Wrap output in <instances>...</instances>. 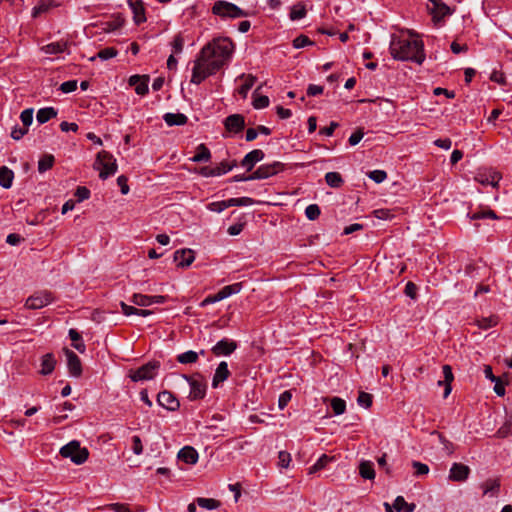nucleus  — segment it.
I'll return each instance as SVG.
<instances>
[{
  "label": "nucleus",
  "instance_id": "obj_46",
  "mask_svg": "<svg viewBox=\"0 0 512 512\" xmlns=\"http://www.w3.org/2000/svg\"><path fill=\"white\" fill-rule=\"evenodd\" d=\"M236 165H237V162L235 160L232 162L222 161L219 165L214 167L217 172L216 175L217 176L224 175L227 172L231 171Z\"/></svg>",
  "mask_w": 512,
  "mask_h": 512
},
{
  "label": "nucleus",
  "instance_id": "obj_61",
  "mask_svg": "<svg viewBox=\"0 0 512 512\" xmlns=\"http://www.w3.org/2000/svg\"><path fill=\"white\" fill-rule=\"evenodd\" d=\"M76 88H77V81L76 80H69V81L63 82L60 85V90L63 93H71V92L75 91Z\"/></svg>",
  "mask_w": 512,
  "mask_h": 512
},
{
  "label": "nucleus",
  "instance_id": "obj_1",
  "mask_svg": "<svg viewBox=\"0 0 512 512\" xmlns=\"http://www.w3.org/2000/svg\"><path fill=\"white\" fill-rule=\"evenodd\" d=\"M233 50V42L226 37L215 38L207 43L194 60L191 83L198 85L215 74L229 61Z\"/></svg>",
  "mask_w": 512,
  "mask_h": 512
},
{
  "label": "nucleus",
  "instance_id": "obj_31",
  "mask_svg": "<svg viewBox=\"0 0 512 512\" xmlns=\"http://www.w3.org/2000/svg\"><path fill=\"white\" fill-rule=\"evenodd\" d=\"M67 49V43L64 41L47 44L41 48L45 54L56 55Z\"/></svg>",
  "mask_w": 512,
  "mask_h": 512
},
{
  "label": "nucleus",
  "instance_id": "obj_55",
  "mask_svg": "<svg viewBox=\"0 0 512 512\" xmlns=\"http://www.w3.org/2000/svg\"><path fill=\"white\" fill-rule=\"evenodd\" d=\"M497 324V319L495 317L482 318L477 321V325L481 329H488Z\"/></svg>",
  "mask_w": 512,
  "mask_h": 512
},
{
  "label": "nucleus",
  "instance_id": "obj_43",
  "mask_svg": "<svg viewBox=\"0 0 512 512\" xmlns=\"http://www.w3.org/2000/svg\"><path fill=\"white\" fill-rule=\"evenodd\" d=\"M333 460V457H329L326 454H323L316 463L309 468V474L316 473L317 471L326 467V465Z\"/></svg>",
  "mask_w": 512,
  "mask_h": 512
},
{
  "label": "nucleus",
  "instance_id": "obj_29",
  "mask_svg": "<svg viewBox=\"0 0 512 512\" xmlns=\"http://www.w3.org/2000/svg\"><path fill=\"white\" fill-rule=\"evenodd\" d=\"M57 116V110L53 107H45L38 110L36 120L39 124H44Z\"/></svg>",
  "mask_w": 512,
  "mask_h": 512
},
{
  "label": "nucleus",
  "instance_id": "obj_13",
  "mask_svg": "<svg viewBox=\"0 0 512 512\" xmlns=\"http://www.w3.org/2000/svg\"><path fill=\"white\" fill-rule=\"evenodd\" d=\"M430 5H428V9L433 16L434 21H440L446 15L451 13L449 6L445 3H442L441 0H430Z\"/></svg>",
  "mask_w": 512,
  "mask_h": 512
},
{
  "label": "nucleus",
  "instance_id": "obj_19",
  "mask_svg": "<svg viewBox=\"0 0 512 512\" xmlns=\"http://www.w3.org/2000/svg\"><path fill=\"white\" fill-rule=\"evenodd\" d=\"M225 128L234 133H238L243 130L245 126L244 117L240 114H233L225 119Z\"/></svg>",
  "mask_w": 512,
  "mask_h": 512
},
{
  "label": "nucleus",
  "instance_id": "obj_64",
  "mask_svg": "<svg viewBox=\"0 0 512 512\" xmlns=\"http://www.w3.org/2000/svg\"><path fill=\"white\" fill-rule=\"evenodd\" d=\"M108 509L114 511V512H131L129 509V506L127 504L123 503H112L109 504Z\"/></svg>",
  "mask_w": 512,
  "mask_h": 512
},
{
  "label": "nucleus",
  "instance_id": "obj_8",
  "mask_svg": "<svg viewBox=\"0 0 512 512\" xmlns=\"http://www.w3.org/2000/svg\"><path fill=\"white\" fill-rule=\"evenodd\" d=\"M54 300L52 294L48 291L37 292L27 298L25 306L28 309H41Z\"/></svg>",
  "mask_w": 512,
  "mask_h": 512
},
{
  "label": "nucleus",
  "instance_id": "obj_50",
  "mask_svg": "<svg viewBox=\"0 0 512 512\" xmlns=\"http://www.w3.org/2000/svg\"><path fill=\"white\" fill-rule=\"evenodd\" d=\"M357 402L364 408H369L372 405V395L366 392H360L357 398Z\"/></svg>",
  "mask_w": 512,
  "mask_h": 512
},
{
  "label": "nucleus",
  "instance_id": "obj_37",
  "mask_svg": "<svg viewBox=\"0 0 512 512\" xmlns=\"http://www.w3.org/2000/svg\"><path fill=\"white\" fill-rule=\"evenodd\" d=\"M196 503L199 507L206 509V510H215L219 508L220 502L213 498H202L198 497L196 499Z\"/></svg>",
  "mask_w": 512,
  "mask_h": 512
},
{
  "label": "nucleus",
  "instance_id": "obj_44",
  "mask_svg": "<svg viewBox=\"0 0 512 512\" xmlns=\"http://www.w3.org/2000/svg\"><path fill=\"white\" fill-rule=\"evenodd\" d=\"M331 407L335 415H341L345 412L346 403L339 397H333L331 399Z\"/></svg>",
  "mask_w": 512,
  "mask_h": 512
},
{
  "label": "nucleus",
  "instance_id": "obj_18",
  "mask_svg": "<svg viewBox=\"0 0 512 512\" xmlns=\"http://www.w3.org/2000/svg\"><path fill=\"white\" fill-rule=\"evenodd\" d=\"M263 158L264 152L260 149H255L245 155L241 161V165L246 168L247 171H251L255 164L260 162Z\"/></svg>",
  "mask_w": 512,
  "mask_h": 512
},
{
  "label": "nucleus",
  "instance_id": "obj_39",
  "mask_svg": "<svg viewBox=\"0 0 512 512\" xmlns=\"http://www.w3.org/2000/svg\"><path fill=\"white\" fill-rule=\"evenodd\" d=\"M326 183L333 188H338L343 184V179L338 172H328L325 175Z\"/></svg>",
  "mask_w": 512,
  "mask_h": 512
},
{
  "label": "nucleus",
  "instance_id": "obj_35",
  "mask_svg": "<svg viewBox=\"0 0 512 512\" xmlns=\"http://www.w3.org/2000/svg\"><path fill=\"white\" fill-rule=\"evenodd\" d=\"M241 78H243L245 81H244V84L241 85V87L239 88L238 93L243 98H246L249 90L252 88V86L254 85V83L256 81V77L251 74H248V75L242 74Z\"/></svg>",
  "mask_w": 512,
  "mask_h": 512
},
{
  "label": "nucleus",
  "instance_id": "obj_15",
  "mask_svg": "<svg viewBox=\"0 0 512 512\" xmlns=\"http://www.w3.org/2000/svg\"><path fill=\"white\" fill-rule=\"evenodd\" d=\"M195 260V253L191 249H180L174 253V261L182 268L189 267Z\"/></svg>",
  "mask_w": 512,
  "mask_h": 512
},
{
  "label": "nucleus",
  "instance_id": "obj_24",
  "mask_svg": "<svg viewBox=\"0 0 512 512\" xmlns=\"http://www.w3.org/2000/svg\"><path fill=\"white\" fill-rule=\"evenodd\" d=\"M230 375V371L228 369V364L225 361H222L219 363L218 367L215 370L213 380H212V386L214 388L218 387V385L225 380L228 379Z\"/></svg>",
  "mask_w": 512,
  "mask_h": 512
},
{
  "label": "nucleus",
  "instance_id": "obj_34",
  "mask_svg": "<svg viewBox=\"0 0 512 512\" xmlns=\"http://www.w3.org/2000/svg\"><path fill=\"white\" fill-rule=\"evenodd\" d=\"M393 507L398 512H413L416 508V505L413 503L409 504L402 496H398L394 500Z\"/></svg>",
  "mask_w": 512,
  "mask_h": 512
},
{
  "label": "nucleus",
  "instance_id": "obj_4",
  "mask_svg": "<svg viewBox=\"0 0 512 512\" xmlns=\"http://www.w3.org/2000/svg\"><path fill=\"white\" fill-rule=\"evenodd\" d=\"M94 167L99 170V177L104 180L116 173V159L112 154L103 150L97 154Z\"/></svg>",
  "mask_w": 512,
  "mask_h": 512
},
{
  "label": "nucleus",
  "instance_id": "obj_53",
  "mask_svg": "<svg viewBox=\"0 0 512 512\" xmlns=\"http://www.w3.org/2000/svg\"><path fill=\"white\" fill-rule=\"evenodd\" d=\"M312 44L313 42L306 35H300L293 40V46L296 49L303 48Z\"/></svg>",
  "mask_w": 512,
  "mask_h": 512
},
{
  "label": "nucleus",
  "instance_id": "obj_51",
  "mask_svg": "<svg viewBox=\"0 0 512 512\" xmlns=\"http://www.w3.org/2000/svg\"><path fill=\"white\" fill-rule=\"evenodd\" d=\"M20 119L25 128H28L33 122V109L28 108L21 112Z\"/></svg>",
  "mask_w": 512,
  "mask_h": 512
},
{
  "label": "nucleus",
  "instance_id": "obj_3",
  "mask_svg": "<svg viewBox=\"0 0 512 512\" xmlns=\"http://www.w3.org/2000/svg\"><path fill=\"white\" fill-rule=\"evenodd\" d=\"M60 455L69 458L76 465H81L87 461L89 451L86 447H81L79 441L73 440L61 447Z\"/></svg>",
  "mask_w": 512,
  "mask_h": 512
},
{
  "label": "nucleus",
  "instance_id": "obj_54",
  "mask_svg": "<svg viewBox=\"0 0 512 512\" xmlns=\"http://www.w3.org/2000/svg\"><path fill=\"white\" fill-rule=\"evenodd\" d=\"M368 177L376 183H382L387 178V173L384 170H373Z\"/></svg>",
  "mask_w": 512,
  "mask_h": 512
},
{
  "label": "nucleus",
  "instance_id": "obj_14",
  "mask_svg": "<svg viewBox=\"0 0 512 512\" xmlns=\"http://www.w3.org/2000/svg\"><path fill=\"white\" fill-rule=\"evenodd\" d=\"M237 348L236 342L228 339H222L212 347V352L215 356L232 354Z\"/></svg>",
  "mask_w": 512,
  "mask_h": 512
},
{
  "label": "nucleus",
  "instance_id": "obj_49",
  "mask_svg": "<svg viewBox=\"0 0 512 512\" xmlns=\"http://www.w3.org/2000/svg\"><path fill=\"white\" fill-rule=\"evenodd\" d=\"M321 211L317 204H310L305 209V215L309 220H316Z\"/></svg>",
  "mask_w": 512,
  "mask_h": 512
},
{
  "label": "nucleus",
  "instance_id": "obj_47",
  "mask_svg": "<svg viewBox=\"0 0 512 512\" xmlns=\"http://www.w3.org/2000/svg\"><path fill=\"white\" fill-rule=\"evenodd\" d=\"M131 302L134 305H137V306H140V307H146V306H150L151 305L150 304V296L139 294V293H135L131 297Z\"/></svg>",
  "mask_w": 512,
  "mask_h": 512
},
{
  "label": "nucleus",
  "instance_id": "obj_6",
  "mask_svg": "<svg viewBox=\"0 0 512 512\" xmlns=\"http://www.w3.org/2000/svg\"><path fill=\"white\" fill-rule=\"evenodd\" d=\"M159 368L158 361H150L135 370H130L128 376L133 382L152 380L157 375Z\"/></svg>",
  "mask_w": 512,
  "mask_h": 512
},
{
  "label": "nucleus",
  "instance_id": "obj_48",
  "mask_svg": "<svg viewBox=\"0 0 512 512\" xmlns=\"http://www.w3.org/2000/svg\"><path fill=\"white\" fill-rule=\"evenodd\" d=\"M432 435H437L438 439H439V442L443 445V449L444 451L447 453V454H452L453 451H454V445L452 442H450L449 440H447L443 434L437 432V431H434L432 433Z\"/></svg>",
  "mask_w": 512,
  "mask_h": 512
},
{
  "label": "nucleus",
  "instance_id": "obj_20",
  "mask_svg": "<svg viewBox=\"0 0 512 512\" xmlns=\"http://www.w3.org/2000/svg\"><path fill=\"white\" fill-rule=\"evenodd\" d=\"M58 6L59 4L55 0H39L32 9V17L37 18Z\"/></svg>",
  "mask_w": 512,
  "mask_h": 512
},
{
  "label": "nucleus",
  "instance_id": "obj_38",
  "mask_svg": "<svg viewBox=\"0 0 512 512\" xmlns=\"http://www.w3.org/2000/svg\"><path fill=\"white\" fill-rule=\"evenodd\" d=\"M199 354L195 351L189 350L177 356V361L181 364H192L197 362Z\"/></svg>",
  "mask_w": 512,
  "mask_h": 512
},
{
  "label": "nucleus",
  "instance_id": "obj_27",
  "mask_svg": "<svg viewBox=\"0 0 512 512\" xmlns=\"http://www.w3.org/2000/svg\"><path fill=\"white\" fill-rule=\"evenodd\" d=\"M163 119L168 126H180L186 124L188 121L187 116L182 113H166Z\"/></svg>",
  "mask_w": 512,
  "mask_h": 512
},
{
  "label": "nucleus",
  "instance_id": "obj_7",
  "mask_svg": "<svg viewBox=\"0 0 512 512\" xmlns=\"http://www.w3.org/2000/svg\"><path fill=\"white\" fill-rule=\"evenodd\" d=\"M183 378L190 385V393L188 398L192 401L203 399L206 395L207 384L200 374L196 373L192 376L183 375Z\"/></svg>",
  "mask_w": 512,
  "mask_h": 512
},
{
  "label": "nucleus",
  "instance_id": "obj_16",
  "mask_svg": "<svg viewBox=\"0 0 512 512\" xmlns=\"http://www.w3.org/2000/svg\"><path fill=\"white\" fill-rule=\"evenodd\" d=\"M148 75H133L129 78V85L135 88L138 95H145L148 92Z\"/></svg>",
  "mask_w": 512,
  "mask_h": 512
},
{
  "label": "nucleus",
  "instance_id": "obj_22",
  "mask_svg": "<svg viewBox=\"0 0 512 512\" xmlns=\"http://www.w3.org/2000/svg\"><path fill=\"white\" fill-rule=\"evenodd\" d=\"M500 479L490 478L481 484L483 495H489L490 497H497L500 492Z\"/></svg>",
  "mask_w": 512,
  "mask_h": 512
},
{
  "label": "nucleus",
  "instance_id": "obj_10",
  "mask_svg": "<svg viewBox=\"0 0 512 512\" xmlns=\"http://www.w3.org/2000/svg\"><path fill=\"white\" fill-rule=\"evenodd\" d=\"M157 402L163 408L169 411H176L180 407L178 399L167 390L161 391L157 396Z\"/></svg>",
  "mask_w": 512,
  "mask_h": 512
},
{
  "label": "nucleus",
  "instance_id": "obj_17",
  "mask_svg": "<svg viewBox=\"0 0 512 512\" xmlns=\"http://www.w3.org/2000/svg\"><path fill=\"white\" fill-rule=\"evenodd\" d=\"M475 180L483 186L491 185L492 187H497L501 180V174L496 171L479 173L475 177Z\"/></svg>",
  "mask_w": 512,
  "mask_h": 512
},
{
  "label": "nucleus",
  "instance_id": "obj_36",
  "mask_svg": "<svg viewBox=\"0 0 512 512\" xmlns=\"http://www.w3.org/2000/svg\"><path fill=\"white\" fill-rule=\"evenodd\" d=\"M211 157L209 149L204 145L200 144L197 147L195 155L191 158L193 162H207Z\"/></svg>",
  "mask_w": 512,
  "mask_h": 512
},
{
  "label": "nucleus",
  "instance_id": "obj_32",
  "mask_svg": "<svg viewBox=\"0 0 512 512\" xmlns=\"http://www.w3.org/2000/svg\"><path fill=\"white\" fill-rule=\"evenodd\" d=\"M242 289L241 283H234L231 285H227L223 287L220 291H218V296L221 300L230 297L231 295L238 294Z\"/></svg>",
  "mask_w": 512,
  "mask_h": 512
},
{
  "label": "nucleus",
  "instance_id": "obj_57",
  "mask_svg": "<svg viewBox=\"0 0 512 512\" xmlns=\"http://www.w3.org/2000/svg\"><path fill=\"white\" fill-rule=\"evenodd\" d=\"M292 398V394L290 391H284L283 393L280 394L279 396V399H278V407L279 409H284L287 404L289 403V401L291 400Z\"/></svg>",
  "mask_w": 512,
  "mask_h": 512
},
{
  "label": "nucleus",
  "instance_id": "obj_52",
  "mask_svg": "<svg viewBox=\"0 0 512 512\" xmlns=\"http://www.w3.org/2000/svg\"><path fill=\"white\" fill-rule=\"evenodd\" d=\"M208 209L212 212L220 213L224 211L225 209L229 208L227 204V200L224 201H216L208 204Z\"/></svg>",
  "mask_w": 512,
  "mask_h": 512
},
{
  "label": "nucleus",
  "instance_id": "obj_9",
  "mask_svg": "<svg viewBox=\"0 0 512 512\" xmlns=\"http://www.w3.org/2000/svg\"><path fill=\"white\" fill-rule=\"evenodd\" d=\"M283 167L284 166L281 162L261 165L252 173V178L255 180L269 178L282 171Z\"/></svg>",
  "mask_w": 512,
  "mask_h": 512
},
{
  "label": "nucleus",
  "instance_id": "obj_26",
  "mask_svg": "<svg viewBox=\"0 0 512 512\" xmlns=\"http://www.w3.org/2000/svg\"><path fill=\"white\" fill-rule=\"evenodd\" d=\"M56 365L55 357L52 353H47L42 357L41 361V370L40 373L42 375H49L51 374Z\"/></svg>",
  "mask_w": 512,
  "mask_h": 512
},
{
  "label": "nucleus",
  "instance_id": "obj_40",
  "mask_svg": "<svg viewBox=\"0 0 512 512\" xmlns=\"http://www.w3.org/2000/svg\"><path fill=\"white\" fill-rule=\"evenodd\" d=\"M118 54V51L113 47H108L105 49L100 50L97 55L92 56L89 58L90 61H94L96 58H99L101 60H108L113 57H115Z\"/></svg>",
  "mask_w": 512,
  "mask_h": 512
},
{
  "label": "nucleus",
  "instance_id": "obj_58",
  "mask_svg": "<svg viewBox=\"0 0 512 512\" xmlns=\"http://www.w3.org/2000/svg\"><path fill=\"white\" fill-rule=\"evenodd\" d=\"M75 197L79 202L84 201L90 197V191L84 186H79L75 191Z\"/></svg>",
  "mask_w": 512,
  "mask_h": 512
},
{
  "label": "nucleus",
  "instance_id": "obj_33",
  "mask_svg": "<svg viewBox=\"0 0 512 512\" xmlns=\"http://www.w3.org/2000/svg\"><path fill=\"white\" fill-rule=\"evenodd\" d=\"M359 474L364 479H374L375 471L373 468V464L370 461H362L359 465Z\"/></svg>",
  "mask_w": 512,
  "mask_h": 512
},
{
  "label": "nucleus",
  "instance_id": "obj_41",
  "mask_svg": "<svg viewBox=\"0 0 512 512\" xmlns=\"http://www.w3.org/2000/svg\"><path fill=\"white\" fill-rule=\"evenodd\" d=\"M54 164V156L53 155H44L39 161H38V171L40 173H44L47 170L51 169Z\"/></svg>",
  "mask_w": 512,
  "mask_h": 512
},
{
  "label": "nucleus",
  "instance_id": "obj_12",
  "mask_svg": "<svg viewBox=\"0 0 512 512\" xmlns=\"http://www.w3.org/2000/svg\"><path fill=\"white\" fill-rule=\"evenodd\" d=\"M68 370L71 376L79 377L82 373V365L80 358L72 351L67 348L64 349Z\"/></svg>",
  "mask_w": 512,
  "mask_h": 512
},
{
  "label": "nucleus",
  "instance_id": "obj_28",
  "mask_svg": "<svg viewBox=\"0 0 512 512\" xmlns=\"http://www.w3.org/2000/svg\"><path fill=\"white\" fill-rule=\"evenodd\" d=\"M120 306L122 309V313L125 316L138 315V316H142V317H147L153 313L151 310L138 309L134 306H130V305L126 304L125 302H120Z\"/></svg>",
  "mask_w": 512,
  "mask_h": 512
},
{
  "label": "nucleus",
  "instance_id": "obj_25",
  "mask_svg": "<svg viewBox=\"0 0 512 512\" xmlns=\"http://www.w3.org/2000/svg\"><path fill=\"white\" fill-rule=\"evenodd\" d=\"M178 458L187 464H196L199 455L195 448L191 446H185L178 452Z\"/></svg>",
  "mask_w": 512,
  "mask_h": 512
},
{
  "label": "nucleus",
  "instance_id": "obj_42",
  "mask_svg": "<svg viewBox=\"0 0 512 512\" xmlns=\"http://www.w3.org/2000/svg\"><path fill=\"white\" fill-rule=\"evenodd\" d=\"M261 87H258L255 92L253 93V107L255 109H263V108H266L268 105H269V98L267 96H264V95H257V91L260 89Z\"/></svg>",
  "mask_w": 512,
  "mask_h": 512
},
{
  "label": "nucleus",
  "instance_id": "obj_2",
  "mask_svg": "<svg viewBox=\"0 0 512 512\" xmlns=\"http://www.w3.org/2000/svg\"><path fill=\"white\" fill-rule=\"evenodd\" d=\"M412 32L409 36L405 35L392 36L390 42V53L392 57L400 61H413L422 64L425 60L423 49V41L418 38H413Z\"/></svg>",
  "mask_w": 512,
  "mask_h": 512
},
{
  "label": "nucleus",
  "instance_id": "obj_23",
  "mask_svg": "<svg viewBox=\"0 0 512 512\" xmlns=\"http://www.w3.org/2000/svg\"><path fill=\"white\" fill-rule=\"evenodd\" d=\"M442 370H443L444 380H439L437 384L439 386H441V385L445 386L443 396H444V398H447L452 391L451 384L454 380V375H453L452 368L450 365H444L442 367Z\"/></svg>",
  "mask_w": 512,
  "mask_h": 512
},
{
  "label": "nucleus",
  "instance_id": "obj_11",
  "mask_svg": "<svg viewBox=\"0 0 512 512\" xmlns=\"http://www.w3.org/2000/svg\"><path fill=\"white\" fill-rule=\"evenodd\" d=\"M470 468L462 463H453L449 471V480L454 482H464L468 479Z\"/></svg>",
  "mask_w": 512,
  "mask_h": 512
},
{
  "label": "nucleus",
  "instance_id": "obj_59",
  "mask_svg": "<svg viewBox=\"0 0 512 512\" xmlns=\"http://www.w3.org/2000/svg\"><path fill=\"white\" fill-rule=\"evenodd\" d=\"M173 51L181 53L184 47V39L181 34H177L172 42Z\"/></svg>",
  "mask_w": 512,
  "mask_h": 512
},
{
  "label": "nucleus",
  "instance_id": "obj_56",
  "mask_svg": "<svg viewBox=\"0 0 512 512\" xmlns=\"http://www.w3.org/2000/svg\"><path fill=\"white\" fill-rule=\"evenodd\" d=\"M412 466L415 469V475L417 476L426 475L429 473V467L424 463L413 461Z\"/></svg>",
  "mask_w": 512,
  "mask_h": 512
},
{
  "label": "nucleus",
  "instance_id": "obj_60",
  "mask_svg": "<svg viewBox=\"0 0 512 512\" xmlns=\"http://www.w3.org/2000/svg\"><path fill=\"white\" fill-rule=\"evenodd\" d=\"M363 137L364 131L362 128H359L349 137V144L351 146H355L362 140Z\"/></svg>",
  "mask_w": 512,
  "mask_h": 512
},
{
  "label": "nucleus",
  "instance_id": "obj_21",
  "mask_svg": "<svg viewBox=\"0 0 512 512\" xmlns=\"http://www.w3.org/2000/svg\"><path fill=\"white\" fill-rule=\"evenodd\" d=\"M128 4L133 12L134 22L139 25L146 21L145 9L141 0H128Z\"/></svg>",
  "mask_w": 512,
  "mask_h": 512
},
{
  "label": "nucleus",
  "instance_id": "obj_5",
  "mask_svg": "<svg viewBox=\"0 0 512 512\" xmlns=\"http://www.w3.org/2000/svg\"><path fill=\"white\" fill-rule=\"evenodd\" d=\"M212 13L222 18L232 19L248 16L246 11L242 10L237 5L224 0H219L214 3Z\"/></svg>",
  "mask_w": 512,
  "mask_h": 512
},
{
  "label": "nucleus",
  "instance_id": "obj_30",
  "mask_svg": "<svg viewBox=\"0 0 512 512\" xmlns=\"http://www.w3.org/2000/svg\"><path fill=\"white\" fill-rule=\"evenodd\" d=\"M13 179V171L6 166H2L0 168V185L3 188L8 189L12 186Z\"/></svg>",
  "mask_w": 512,
  "mask_h": 512
},
{
  "label": "nucleus",
  "instance_id": "obj_63",
  "mask_svg": "<svg viewBox=\"0 0 512 512\" xmlns=\"http://www.w3.org/2000/svg\"><path fill=\"white\" fill-rule=\"evenodd\" d=\"M278 458H279V465L283 468H287L291 462V456L288 452L286 451H280L279 452V455H278Z\"/></svg>",
  "mask_w": 512,
  "mask_h": 512
},
{
  "label": "nucleus",
  "instance_id": "obj_45",
  "mask_svg": "<svg viewBox=\"0 0 512 512\" xmlns=\"http://www.w3.org/2000/svg\"><path fill=\"white\" fill-rule=\"evenodd\" d=\"M255 203L254 199L250 197L231 198L227 200L229 207L232 206H250Z\"/></svg>",
  "mask_w": 512,
  "mask_h": 512
},
{
  "label": "nucleus",
  "instance_id": "obj_62",
  "mask_svg": "<svg viewBox=\"0 0 512 512\" xmlns=\"http://www.w3.org/2000/svg\"><path fill=\"white\" fill-rule=\"evenodd\" d=\"M132 450L136 455H140L143 453V445L139 436L132 437Z\"/></svg>",
  "mask_w": 512,
  "mask_h": 512
}]
</instances>
